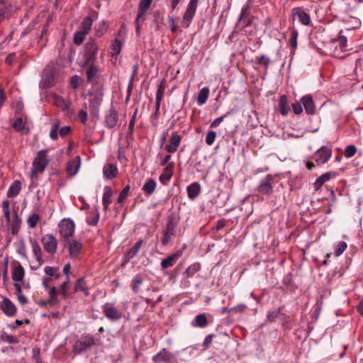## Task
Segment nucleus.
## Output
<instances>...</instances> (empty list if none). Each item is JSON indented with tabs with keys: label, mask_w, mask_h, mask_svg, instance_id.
I'll return each mask as SVG.
<instances>
[{
	"label": "nucleus",
	"mask_w": 363,
	"mask_h": 363,
	"mask_svg": "<svg viewBox=\"0 0 363 363\" xmlns=\"http://www.w3.org/2000/svg\"><path fill=\"white\" fill-rule=\"evenodd\" d=\"M57 82V72L53 66H47L43 72L40 86L43 89H48Z\"/></svg>",
	"instance_id": "1"
},
{
	"label": "nucleus",
	"mask_w": 363,
	"mask_h": 363,
	"mask_svg": "<svg viewBox=\"0 0 363 363\" xmlns=\"http://www.w3.org/2000/svg\"><path fill=\"white\" fill-rule=\"evenodd\" d=\"M48 151L45 150H40L38 152L36 157L33 162L32 174L33 177L36 173H42L49 163L47 157Z\"/></svg>",
	"instance_id": "2"
},
{
	"label": "nucleus",
	"mask_w": 363,
	"mask_h": 363,
	"mask_svg": "<svg viewBox=\"0 0 363 363\" xmlns=\"http://www.w3.org/2000/svg\"><path fill=\"white\" fill-rule=\"evenodd\" d=\"M178 222L179 220L173 216L168 217L166 228L163 230V236L161 240L162 245H168L170 244Z\"/></svg>",
	"instance_id": "3"
},
{
	"label": "nucleus",
	"mask_w": 363,
	"mask_h": 363,
	"mask_svg": "<svg viewBox=\"0 0 363 363\" xmlns=\"http://www.w3.org/2000/svg\"><path fill=\"white\" fill-rule=\"evenodd\" d=\"M199 0H190L186 10L183 16L182 26L187 28L189 27L197 9Z\"/></svg>",
	"instance_id": "4"
},
{
	"label": "nucleus",
	"mask_w": 363,
	"mask_h": 363,
	"mask_svg": "<svg viewBox=\"0 0 363 363\" xmlns=\"http://www.w3.org/2000/svg\"><path fill=\"white\" fill-rule=\"evenodd\" d=\"M101 308L104 316L111 322L118 321L122 318L121 312L113 303H106Z\"/></svg>",
	"instance_id": "5"
},
{
	"label": "nucleus",
	"mask_w": 363,
	"mask_h": 363,
	"mask_svg": "<svg viewBox=\"0 0 363 363\" xmlns=\"http://www.w3.org/2000/svg\"><path fill=\"white\" fill-rule=\"evenodd\" d=\"M98 45L94 40L87 42L84 49V65H89L94 63L96 59Z\"/></svg>",
	"instance_id": "6"
},
{
	"label": "nucleus",
	"mask_w": 363,
	"mask_h": 363,
	"mask_svg": "<svg viewBox=\"0 0 363 363\" xmlns=\"http://www.w3.org/2000/svg\"><path fill=\"white\" fill-rule=\"evenodd\" d=\"M74 223L70 219H63L59 223L60 235L65 239V242L71 240L74 233Z\"/></svg>",
	"instance_id": "7"
},
{
	"label": "nucleus",
	"mask_w": 363,
	"mask_h": 363,
	"mask_svg": "<svg viewBox=\"0 0 363 363\" xmlns=\"http://www.w3.org/2000/svg\"><path fill=\"white\" fill-rule=\"evenodd\" d=\"M332 148L328 146H322L314 155V160L318 164H323L328 162L332 157Z\"/></svg>",
	"instance_id": "8"
},
{
	"label": "nucleus",
	"mask_w": 363,
	"mask_h": 363,
	"mask_svg": "<svg viewBox=\"0 0 363 363\" xmlns=\"http://www.w3.org/2000/svg\"><path fill=\"white\" fill-rule=\"evenodd\" d=\"M275 176L267 174L265 177L261 179L258 186L257 191L262 194H271L273 191V182Z\"/></svg>",
	"instance_id": "9"
},
{
	"label": "nucleus",
	"mask_w": 363,
	"mask_h": 363,
	"mask_svg": "<svg viewBox=\"0 0 363 363\" xmlns=\"http://www.w3.org/2000/svg\"><path fill=\"white\" fill-rule=\"evenodd\" d=\"M95 344V340L93 336L86 335L82 336L75 344L74 350L80 353L91 348Z\"/></svg>",
	"instance_id": "10"
},
{
	"label": "nucleus",
	"mask_w": 363,
	"mask_h": 363,
	"mask_svg": "<svg viewBox=\"0 0 363 363\" xmlns=\"http://www.w3.org/2000/svg\"><path fill=\"white\" fill-rule=\"evenodd\" d=\"M0 308L9 317H14L17 313V308L15 304L6 297H4L0 303Z\"/></svg>",
	"instance_id": "11"
},
{
	"label": "nucleus",
	"mask_w": 363,
	"mask_h": 363,
	"mask_svg": "<svg viewBox=\"0 0 363 363\" xmlns=\"http://www.w3.org/2000/svg\"><path fill=\"white\" fill-rule=\"evenodd\" d=\"M25 270L21 264L16 262L13 264L11 277L15 283H22L24 284Z\"/></svg>",
	"instance_id": "12"
},
{
	"label": "nucleus",
	"mask_w": 363,
	"mask_h": 363,
	"mask_svg": "<svg viewBox=\"0 0 363 363\" xmlns=\"http://www.w3.org/2000/svg\"><path fill=\"white\" fill-rule=\"evenodd\" d=\"M44 250L51 254H54L57 250V242L51 234H48L42 238Z\"/></svg>",
	"instance_id": "13"
},
{
	"label": "nucleus",
	"mask_w": 363,
	"mask_h": 363,
	"mask_svg": "<svg viewBox=\"0 0 363 363\" xmlns=\"http://www.w3.org/2000/svg\"><path fill=\"white\" fill-rule=\"evenodd\" d=\"M59 126H60V125H59L58 123H55L52 126V128H51L50 132V138L52 140H55L57 139V138H58V133H59L60 137L65 138L71 131V128L69 126H64V127L61 128L60 130H59Z\"/></svg>",
	"instance_id": "14"
},
{
	"label": "nucleus",
	"mask_w": 363,
	"mask_h": 363,
	"mask_svg": "<svg viewBox=\"0 0 363 363\" xmlns=\"http://www.w3.org/2000/svg\"><path fill=\"white\" fill-rule=\"evenodd\" d=\"M338 174L336 172H328L318 177L314 183L315 191H318L322 186L332 178H336Z\"/></svg>",
	"instance_id": "15"
},
{
	"label": "nucleus",
	"mask_w": 363,
	"mask_h": 363,
	"mask_svg": "<svg viewBox=\"0 0 363 363\" xmlns=\"http://www.w3.org/2000/svg\"><path fill=\"white\" fill-rule=\"evenodd\" d=\"M53 103L54 104L60 108V110L67 114L72 113L70 110V102L65 101V99L57 94H53Z\"/></svg>",
	"instance_id": "16"
},
{
	"label": "nucleus",
	"mask_w": 363,
	"mask_h": 363,
	"mask_svg": "<svg viewBox=\"0 0 363 363\" xmlns=\"http://www.w3.org/2000/svg\"><path fill=\"white\" fill-rule=\"evenodd\" d=\"M301 102L306 113L313 115L315 113V106L312 96L310 94L302 96Z\"/></svg>",
	"instance_id": "17"
},
{
	"label": "nucleus",
	"mask_w": 363,
	"mask_h": 363,
	"mask_svg": "<svg viewBox=\"0 0 363 363\" xmlns=\"http://www.w3.org/2000/svg\"><path fill=\"white\" fill-rule=\"evenodd\" d=\"M66 245H69V255L72 258L77 257L82 249V243L76 240H69L65 242Z\"/></svg>",
	"instance_id": "18"
},
{
	"label": "nucleus",
	"mask_w": 363,
	"mask_h": 363,
	"mask_svg": "<svg viewBox=\"0 0 363 363\" xmlns=\"http://www.w3.org/2000/svg\"><path fill=\"white\" fill-rule=\"evenodd\" d=\"M182 140V137L177 133H173L169 138V143L165 146L166 150L169 153H173L177 151Z\"/></svg>",
	"instance_id": "19"
},
{
	"label": "nucleus",
	"mask_w": 363,
	"mask_h": 363,
	"mask_svg": "<svg viewBox=\"0 0 363 363\" xmlns=\"http://www.w3.org/2000/svg\"><path fill=\"white\" fill-rule=\"evenodd\" d=\"M118 121V115L116 110L111 108L109 112L106 114L105 118V124L108 128H114Z\"/></svg>",
	"instance_id": "20"
},
{
	"label": "nucleus",
	"mask_w": 363,
	"mask_h": 363,
	"mask_svg": "<svg viewBox=\"0 0 363 363\" xmlns=\"http://www.w3.org/2000/svg\"><path fill=\"white\" fill-rule=\"evenodd\" d=\"M81 160L79 156H77L74 160L68 162L66 171L70 176H74L79 170Z\"/></svg>",
	"instance_id": "21"
},
{
	"label": "nucleus",
	"mask_w": 363,
	"mask_h": 363,
	"mask_svg": "<svg viewBox=\"0 0 363 363\" xmlns=\"http://www.w3.org/2000/svg\"><path fill=\"white\" fill-rule=\"evenodd\" d=\"M181 255L182 252L180 251H178L175 253L170 255L165 259H162L161 262L162 269H164L168 267H172L177 262Z\"/></svg>",
	"instance_id": "22"
},
{
	"label": "nucleus",
	"mask_w": 363,
	"mask_h": 363,
	"mask_svg": "<svg viewBox=\"0 0 363 363\" xmlns=\"http://www.w3.org/2000/svg\"><path fill=\"white\" fill-rule=\"evenodd\" d=\"M294 15L297 16L299 21L304 26H310L311 23L310 16L301 8L294 9Z\"/></svg>",
	"instance_id": "23"
},
{
	"label": "nucleus",
	"mask_w": 363,
	"mask_h": 363,
	"mask_svg": "<svg viewBox=\"0 0 363 363\" xmlns=\"http://www.w3.org/2000/svg\"><path fill=\"white\" fill-rule=\"evenodd\" d=\"M174 168V164L173 162L167 164V166L164 167V172L160 174L159 177L160 182L163 184L169 182L172 177Z\"/></svg>",
	"instance_id": "24"
},
{
	"label": "nucleus",
	"mask_w": 363,
	"mask_h": 363,
	"mask_svg": "<svg viewBox=\"0 0 363 363\" xmlns=\"http://www.w3.org/2000/svg\"><path fill=\"white\" fill-rule=\"evenodd\" d=\"M113 191L110 186H105L104 189L102 204L105 211L108 209L109 205L112 202Z\"/></svg>",
	"instance_id": "25"
},
{
	"label": "nucleus",
	"mask_w": 363,
	"mask_h": 363,
	"mask_svg": "<svg viewBox=\"0 0 363 363\" xmlns=\"http://www.w3.org/2000/svg\"><path fill=\"white\" fill-rule=\"evenodd\" d=\"M103 174L106 179H111L116 177L118 174V168L113 164H105L103 167Z\"/></svg>",
	"instance_id": "26"
},
{
	"label": "nucleus",
	"mask_w": 363,
	"mask_h": 363,
	"mask_svg": "<svg viewBox=\"0 0 363 363\" xmlns=\"http://www.w3.org/2000/svg\"><path fill=\"white\" fill-rule=\"evenodd\" d=\"M152 0H140L139 3L138 13L137 14V21H143L144 15L150 6Z\"/></svg>",
	"instance_id": "27"
},
{
	"label": "nucleus",
	"mask_w": 363,
	"mask_h": 363,
	"mask_svg": "<svg viewBox=\"0 0 363 363\" xmlns=\"http://www.w3.org/2000/svg\"><path fill=\"white\" fill-rule=\"evenodd\" d=\"M21 190V182L19 180H15L9 186L6 196L8 198H16Z\"/></svg>",
	"instance_id": "28"
},
{
	"label": "nucleus",
	"mask_w": 363,
	"mask_h": 363,
	"mask_svg": "<svg viewBox=\"0 0 363 363\" xmlns=\"http://www.w3.org/2000/svg\"><path fill=\"white\" fill-rule=\"evenodd\" d=\"M191 325L195 328H203L208 325V320L205 313H200L191 320Z\"/></svg>",
	"instance_id": "29"
},
{
	"label": "nucleus",
	"mask_w": 363,
	"mask_h": 363,
	"mask_svg": "<svg viewBox=\"0 0 363 363\" xmlns=\"http://www.w3.org/2000/svg\"><path fill=\"white\" fill-rule=\"evenodd\" d=\"M143 240H138L133 247H131L125 255V262H129L131 259L135 257L140 251L142 246Z\"/></svg>",
	"instance_id": "30"
},
{
	"label": "nucleus",
	"mask_w": 363,
	"mask_h": 363,
	"mask_svg": "<svg viewBox=\"0 0 363 363\" xmlns=\"http://www.w3.org/2000/svg\"><path fill=\"white\" fill-rule=\"evenodd\" d=\"M30 241L31 243L34 257H35L36 261L38 262V264L41 265L43 263V261L41 257V252H42L41 247L36 240H34L32 238H30Z\"/></svg>",
	"instance_id": "31"
},
{
	"label": "nucleus",
	"mask_w": 363,
	"mask_h": 363,
	"mask_svg": "<svg viewBox=\"0 0 363 363\" xmlns=\"http://www.w3.org/2000/svg\"><path fill=\"white\" fill-rule=\"evenodd\" d=\"M201 192V186L199 183L194 182L187 187V194L190 199H196Z\"/></svg>",
	"instance_id": "32"
},
{
	"label": "nucleus",
	"mask_w": 363,
	"mask_h": 363,
	"mask_svg": "<svg viewBox=\"0 0 363 363\" xmlns=\"http://www.w3.org/2000/svg\"><path fill=\"white\" fill-rule=\"evenodd\" d=\"M157 186V182L153 179H147L142 189L146 195H151L154 193Z\"/></svg>",
	"instance_id": "33"
},
{
	"label": "nucleus",
	"mask_w": 363,
	"mask_h": 363,
	"mask_svg": "<svg viewBox=\"0 0 363 363\" xmlns=\"http://www.w3.org/2000/svg\"><path fill=\"white\" fill-rule=\"evenodd\" d=\"M88 66L89 68L86 70L87 82L89 83H93L94 78L96 77L99 72V68L94 63L89 64Z\"/></svg>",
	"instance_id": "34"
},
{
	"label": "nucleus",
	"mask_w": 363,
	"mask_h": 363,
	"mask_svg": "<svg viewBox=\"0 0 363 363\" xmlns=\"http://www.w3.org/2000/svg\"><path fill=\"white\" fill-rule=\"evenodd\" d=\"M75 291H82L86 296L89 295V291L84 278L78 279L75 283Z\"/></svg>",
	"instance_id": "35"
},
{
	"label": "nucleus",
	"mask_w": 363,
	"mask_h": 363,
	"mask_svg": "<svg viewBox=\"0 0 363 363\" xmlns=\"http://www.w3.org/2000/svg\"><path fill=\"white\" fill-rule=\"evenodd\" d=\"M99 220V213L98 210L91 211L87 213L86 222L89 225L95 226Z\"/></svg>",
	"instance_id": "36"
},
{
	"label": "nucleus",
	"mask_w": 363,
	"mask_h": 363,
	"mask_svg": "<svg viewBox=\"0 0 363 363\" xmlns=\"http://www.w3.org/2000/svg\"><path fill=\"white\" fill-rule=\"evenodd\" d=\"M208 95H209L208 87H207V86L203 87L199 93V95H198V97L196 99L197 104L199 106L203 105L206 102V101L208 98Z\"/></svg>",
	"instance_id": "37"
},
{
	"label": "nucleus",
	"mask_w": 363,
	"mask_h": 363,
	"mask_svg": "<svg viewBox=\"0 0 363 363\" xmlns=\"http://www.w3.org/2000/svg\"><path fill=\"white\" fill-rule=\"evenodd\" d=\"M103 100V96L101 93L95 94L90 99V107L92 109H99Z\"/></svg>",
	"instance_id": "38"
},
{
	"label": "nucleus",
	"mask_w": 363,
	"mask_h": 363,
	"mask_svg": "<svg viewBox=\"0 0 363 363\" xmlns=\"http://www.w3.org/2000/svg\"><path fill=\"white\" fill-rule=\"evenodd\" d=\"M48 291L50 296L48 302L52 305L58 303L57 296L60 294L59 290H57V289L55 286H51L50 289H48Z\"/></svg>",
	"instance_id": "39"
},
{
	"label": "nucleus",
	"mask_w": 363,
	"mask_h": 363,
	"mask_svg": "<svg viewBox=\"0 0 363 363\" xmlns=\"http://www.w3.org/2000/svg\"><path fill=\"white\" fill-rule=\"evenodd\" d=\"M201 269V265L199 263H194L190 265L185 271L187 277H192L196 272Z\"/></svg>",
	"instance_id": "40"
},
{
	"label": "nucleus",
	"mask_w": 363,
	"mask_h": 363,
	"mask_svg": "<svg viewBox=\"0 0 363 363\" xmlns=\"http://www.w3.org/2000/svg\"><path fill=\"white\" fill-rule=\"evenodd\" d=\"M0 340L8 344H17L18 340L17 337L13 335H10L6 333H2L0 335Z\"/></svg>",
	"instance_id": "41"
},
{
	"label": "nucleus",
	"mask_w": 363,
	"mask_h": 363,
	"mask_svg": "<svg viewBox=\"0 0 363 363\" xmlns=\"http://www.w3.org/2000/svg\"><path fill=\"white\" fill-rule=\"evenodd\" d=\"M44 272L46 275L54 277L56 279H59L60 277V274L58 273V268L57 267L47 266L44 268Z\"/></svg>",
	"instance_id": "42"
},
{
	"label": "nucleus",
	"mask_w": 363,
	"mask_h": 363,
	"mask_svg": "<svg viewBox=\"0 0 363 363\" xmlns=\"http://www.w3.org/2000/svg\"><path fill=\"white\" fill-rule=\"evenodd\" d=\"M121 45H122V43H121V40H119L118 38H116L113 40V42L111 45V55L112 56L117 55L118 54H119V52H121Z\"/></svg>",
	"instance_id": "43"
},
{
	"label": "nucleus",
	"mask_w": 363,
	"mask_h": 363,
	"mask_svg": "<svg viewBox=\"0 0 363 363\" xmlns=\"http://www.w3.org/2000/svg\"><path fill=\"white\" fill-rule=\"evenodd\" d=\"M280 112L282 115L286 116L289 111L286 96L283 95L280 98L279 101Z\"/></svg>",
	"instance_id": "44"
},
{
	"label": "nucleus",
	"mask_w": 363,
	"mask_h": 363,
	"mask_svg": "<svg viewBox=\"0 0 363 363\" xmlns=\"http://www.w3.org/2000/svg\"><path fill=\"white\" fill-rule=\"evenodd\" d=\"M168 359L167 351L165 349L162 350L160 352L152 357L155 362H165Z\"/></svg>",
	"instance_id": "45"
},
{
	"label": "nucleus",
	"mask_w": 363,
	"mask_h": 363,
	"mask_svg": "<svg viewBox=\"0 0 363 363\" xmlns=\"http://www.w3.org/2000/svg\"><path fill=\"white\" fill-rule=\"evenodd\" d=\"M92 23L93 21L90 16L86 17L82 23L81 30L87 33L91 28Z\"/></svg>",
	"instance_id": "46"
},
{
	"label": "nucleus",
	"mask_w": 363,
	"mask_h": 363,
	"mask_svg": "<svg viewBox=\"0 0 363 363\" xmlns=\"http://www.w3.org/2000/svg\"><path fill=\"white\" fill-rule=\"evenodd\" d=\"M143 281V279L140 275L138 274L134 277V278L132 281L131 288L135 293L138 292V287L140 285L142 284Z\"/></svg>",
	"instance_id": "47"
},
{
	"label": "nucleus",
	"mask_w": 363,
	"mask_h": 363,
	"mask_svg": "<svg viewBox=\"0 0 363 363\" xmlns=\"http://www.w3.org/2000/svg\"><path fill=\"white\" fill-rule=\"evenodd\" d=\"M69 283V277H67V279L61 284L60 288L59 289V294L64 298H66L68 296V284Z\"/></svg>",
	"instance_id": "48"
},
{
	"label": "nucleus",
	"mask_w": 363,
	"mask_h": 363,
	"mask_svg": "<svg viewBox=\"0 0 363 363\" xmlns=\"http://www.w3.org/2000/svg\"><path fill=\"white\" fill-rule=\"evenodd\" d=\"M39 219H40V216L38 213H32L28 217V218L27 220V223L30 228H33L36 226Z\"/></svg>",
	"instance_id": "49"
},
{
	"label": "nucleus",
	"mask_w": 363,
	"mask_h": 363,
	"mask_svg": "<svg viewBox=\"0 0 363 363\" xmlns=\"http://www.w3.org/2000/svg\"><path fill=\"white\" fill-rule=\"evenodd\" d=\"M250 8V1L249 0L247 3L243 6L241 9L240 16L238 19V22L236 23V26H238V24L242 21V19L246 16L247 12L249 11Z\"/></svg>",
	"instance_id": "50"
},
{
	"label": "nucleus",
	"mask_w": 363,
	"mask_h": 363,
	"mask_svg": "<svg viewBox=\"0 0 363 363\" xmlns=\"http://www.w3.org/2000/svg\"><path fill=\"white\" fill-rule=\"evenodd\" d=\"M298 35V32L296 29L293 28L291 30V35L289 39V44L294 49L297 48V38Z\"/></svg>",
	"instance_id": "51"
},
{
	"label": "nucleus",
	"mask_w": 363,
	"mask_h": 363,
	"mask_svg": "<svg viewBox=\"0 0 363 363\" xmlns=\"http://www.w3.org/2000/svg\"><path fill=\"white\" fill-rule=\"evenodd\" d=\"M86 34V33H85L81 30L75 33L74 36V43L78 45H81L85 38Z\"/></svg>",
	"instance_id": "52"
},
{
	"label": "nucleus",
	"mask_w": 363,
	"mask_h": 363,
	"mask_svg": "<svg viewBox=\"0 0 363 363\" xmlns=\"http://www.w3.org/2000/svg\"><path fill=\"white\" fill-rule=\"evenodd\" d=\"M347 247V245L345 242H344V241L339 242L336 245L335 255L336 256L341 255L344 252V251L346 250Z\"/></svg>",
	"instance_id": "53"
},
{
	"label": "nucleus",
	"mask_w": 363,
	"mask_h": 363,
	"mask_svg": "<svg viewBox=\"0 0 363 363\" xmlns=\"http://www.w3.org/2000/svg\"><path fill=\"white\" fill-rule=\"evenodd\" d=\"M130 191V186L126 185L124 189L121 191L118 197V202L120 203H122L124 202V201L126 199L128 194Z\"/></svg>",
	"instance_id": "54"
},
{
	"label": "nucleus",
	"mask_w": 363,
	"mask_h": 363,
	"mask_svg": "<svg viewBox=\"0 0 363 363\" xmlns=\"http://www.w3.org/2000/svg\"><path fill=\"white\" fill-rule=\"evenodd\" d=\"M356 152V147L353 145H350L346 147L344 155L347 158H350L355 155Z\"/></svg>",
	"instance_id": "55"
},
{
	"label": "nucleus",
	"mask_w": 363,
	"mask_h": 363,
	"mask_svg": "<svg viewBox=\"0 0 363 363\" xmlns=\"http://www.w3.org/2000/svg\"><path fill=\"white\" fill-rule=\"evenodd\" d=\"M216 138V133L213 130H209L207 133L206 137V143L208 145H212L213 143L215 142Z\"/></svg>",
	"instance_id": "56"
},
{
	"label": "nucleus",
	"mask_w": 363,
	"mask_h": 363,
	"mask_svg": "<svg viewBox=\"0 0 363 363\" xmlns=\"http://www.w3.org/2000/svg\"><path fill=\"white\" fill-rule=\"evenodd\" d=\"M163 95H164V89H163V88L160 87L157 89V94H156V106H155L157 110H160V104H161V101L162 99Z\"/></svg>",
	"instance_id": "57"
},
{
	"label": "nucleus",
	"mask_w": 363,
	"mask_h": 363,
	"mask_svg": "<svg viewBox=\"0 0 363 363\" xmlns=\"http://www.w3.org/2000/svg\"><path fill=\"white\" fill-rule=\"evenodd\" d=\"M270 62H271V60H270L269 57L264 55H260L258 58L259 65H262V66L265 67L266 68L268 67L269 65L270 64Z\"/></svg>",
	"instance_id": "58"
},
{
	"label": "nucleus",
	"mask_w": 363,
	"mask_h": 363,
	"mask_svg": "<svg viewBox=\"0 0 363 363\" xmlns=\"http://www.w3.org/2000/svg\"><path fill=\"white\" fill-rule=\"evenodd\" d=\"M70 82L74 89H77L82 84V78L78 75H74L72 77Z\"/></svg>",
	"instance_id": "59"
},
{
	"label": "nucleus",
	"mask_w": 363,
	"mask_h": 363,
	"mask_svg": "<svg viewBox=\"0 0 363 363\" xmlns=\"http://www.w3.org/2000/svg\"><path fill=\"white\" fill-rule=\"evenodd\" d=\"M280 313H281L280 309L269 311L268 314H267L268 320L271 322L274 321L278 318Z\"/></svg>",
	"instance_id": "60"
},
{
	"label": "nucleus",
	"mask_w": 363,
	"mask_h": 363,
	"mask_svg": "<svg viewBox=\"0 0 363 363\" xmlns=\"http://www.w3.org/2000/svg\"><path fill=\"white\" fill-rule=\"evenodd\" d=\"M13 127L17 131L22 130L24 128V123L23 122L22 118H16V121L13 122Z\"/></svg>",
	"instance_id": "61"
},
{
	"label": "nucleus",
	"mask_w": 363,
	"mask_h": 363,
	"mask_svg": "<svg viewBox=\"0 0 363 363\" xmlns=\"http://www.w3.org/2000/svg\"><path fill=\"white\" fill-rule=\"evenodd\" d=\"M342 30H340V33H339V36H338V38H337V42L339 43V45L341 49H343L346 47L347 45V38L344 35H342Z\"/></svg>",
	"instance_id": "62"
},
{
	"label": "nucleus",
	"mask_w": 363,
	"mask_h": 363,
	"mask_svg": "<svg viewBox=\"0 0 363 363\" xmlns=\"http://www.w3.org/2000/svg\"><path fill=\"white\" fill-rule=\"evenodd\" d=\"M229 114V112H228L226 114H225L223 116L218 117L216 118L210 125V128H215L218 127L224 120V118Z\"/></svg>",
	"instance_id": "63"
},
{
	"label": "nucleus",
	"mask_w": 363,
	"mask_h": 363,
	"mask_svg": "<svg viewBox=\"0 0 363 363\" xmlns=\"http://www.w3.org/2000/svg\"><path fill=\"white\" fill-rule=\"evenodd\" d=\"M87 118H88L87 112L85 110H84V109L80 110L79 113H78V118H79V120L83 124H85L86 123V121H87Z\"/></svg>",
	"instance_id": "64"
}]
</instances>
